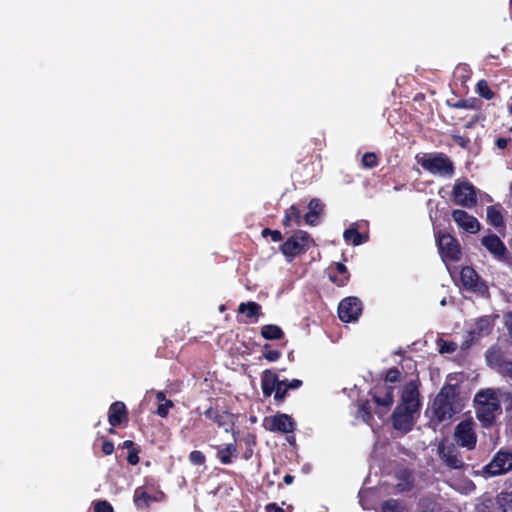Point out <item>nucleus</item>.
<instances>
[{
  "label": "nucleus",
  "instance_id": "1",
  "mask_svg": "<svg viewBox=\"0 0 512 512\" xmlns=\"http://www.w3.org/2000/svg\"><path fill=\"white\" fill-rule=\"evenodd\" d=\"M462 410L457 385L445 384L436 395L432 411L438 422L451 419Z\"/></svg>",
  "mask_w": 512,
  "mask_h": 512
},
{
  "label": "nucleus",
  "instance_id": "2",
  "mask_svg": "<svg viewBox=\"0 0 512 512\" xmlns=\"http://www.w3.org/2000/svg\"><path fill=\"white\" fill-rule=\"evenodd\" d=\"M416 160L425 171L432 175L450 178L455 173L453 161L442 152L417 154Z\"/></svg>",
  "mask_w": 512,
  "mask_h": 512
},
{
  "label": "nucleus",
  "instance_id": "3",
  "mask_svg": "<svg viewBox=\"0 0 512 512\" xmlns=\"http://www.w3.org/2000/svg\"><path fill=\"white\" fill-rule=\"evenodd\" d=\"M476 417L483 427H490L495 422L500 410V401L493 392L481 391L475 396Z\"/></svg>",
  "mask_w": 512,
  "mask_h": 512
},
{
  "label": "nucleus",
  "instance_id": "4",
  "mask_svg": "<svg viewBox=\"0 0 512 512\" xmlns=\"http://www.w3.org/2000/svg\"><path fill=\"white\" fill-rule=\"evenodd\" d=\"M454 204L465 208H473L477 204L475 186L468 180H457L452 191Z\"/></svg>",
  "mask_w": 512,
  "mask_h": 512
},
{
  "label": "nucleus",
  "instance_id": "5",
  "mask_svg": "<svg viewBox=\"0 0 512 512\" xmlns=\"http://www.w3.org/2000/svg\"><path fill=\"white\" fill-rule=\"evenodd\" d=\"M436 243L442 259L449 261H459L461 259V247L458 240L450 233L438 231L436 233Z\"/></svg>",
  "mask_w": 512,
  "mask_h": 512
},
{
  "label": "nucleus",
  "instance_id": "6",
  "mask_svg": "<svg viewBox=\"0 0 512 512\" xmlns=\"http://www.w3.org/2000/svg\"><path fill=\"white\" fill-rule=\"evenodd\" d=\"M203 415L211 421L213 425L222 428L224 432H229L236 426L238 416L228 410L220 408L218 405L208 407Z\"/></svg>",
  "mask_w": 512,
  "mask_h": 512
},
{
  "label": "nucleus",
  "instance_id": "7",
  "mask_svg": "<svg viewBox=\"0 0 512 512\" xmlns=\"http://www.w3.org/2000/svg\"><path fill=\"white\" fill-rule=\"evenodd\" d=\"M512 470V452L506 449H500L483 467V473L489 477L499 476Z\"/></svg>",
  "mask_w": 512,
  "mask_h": 512
},
{
  "label": "nucleus",
  "instance_id": "8",
  "mask_svg": "<svg viewBox=\"0 0 512 512\" xmlns=\"http://www.w3.org/2000/svg\"><path fill=\"white\" fill-rule=\"evenodd\" d=\"M308 241L309 234L300 230L282 243L280 251L284 256L291 260L295 256L306 252Z\"/></svg>",
  "mask_w": 512,
  "mask_h": 512
},
{
  "label": "nucleus",
  "instance_id": "9",
  "mask_svg": "<svg viewBox=\"0 0 512 512\" xmlns=\"http://www.w3.org/2000/svg\"><path fill=\"white\" fill-rule=\"evenodd\" d=\"M488 365L503 378L512 381V360H508L500 349H490L486 352Z\"/></svg>",
  "mask_w": 512,
  "mask_h": 512
},
{
  "label": "nucleus",
  "instance_id": "10",
  "mask_svg": "<svg viewBox=\"0 0 512 512\" xmlns=\"http://www.w3.org/2000/svg\"><path fill=\"white\" fill-rule=\"evenodd\" d=\"M338 317L342 322L350 323L358 320L362 314V302L355 296H349L340 301Z\"/></svg>",
  "mask_w": 512,
  "mask_h": 512
},
{
  "label": "nucleus",
  "instance_id": "11",
  "mask_svg": "<svg viewBox=\"0 0 512 512\" xmlns=\"http://www.w3.org/2000/svg\"><path fill=\"white\" fill-rule=\"evenodd\" d=\"M454 439L459 446L473 450L477 443L473 422L471 420L461 421L455 428Z\"/></svg>",
  "mask_w": 512,
  "mask_h": 512
},
{
  "label": "nucleus",
  "instance_id": "12",
  "mask_svg": "<svg viewBox=\"0 0 512 512\" xmlns=\"http://www.w3.org/2000/svg\"><path fill=\"white\" fill-rule=\"evenodd\" d=\"M263 427L270 432L292 433L295 430L293 418L285 413H277L274 416L265 417Z\"/></svg>",
  "mask_w": 512,
  "mask_h": 512
},
{
  "label": "nucleus",
  "instance_id": "13",
  "mask_svg": "<svg viewBox=\"0 0 512 512\" xmlns=\"http://www.w3.org/2000/svg\"><path fill=\"white\" fill-rule=\"evenodd\" d=\"M493 329V320L490 316H483L475 321L473 329L468 331L465 340L463 341L461 348L467 349L474 342L478 341L481 337L487 336Z\"/></svg>",
  "mask_w": 512,
  "mask_h": 512
},
{
  "label": "nucleus",
  "instance_id": "14",
  "mask_svg": "<svg viewBox=\"0 0 512 512\" xmlns=\"http://www.w3.org/2000/svg\"><path fill=\"white\" fill-rule=\"evenodd\" d=\"M481 244L494 259L509 263V252L504 242L496 234H488L481 239Z\"/></svg>",
  "mask_w": 512,
  "mask_h": 512
},
{
  "label": "nucleus",
  "instance_id": "15",
  "mask_svg": "<svg viewBox=\"0 0 512 512\" xmlns=\"http://www.w3.org/2000/svg\"><path fill=\"white\" fill-rule=\"evenodd\" d=\"M416 411L411 409L397 406L392 413V424L394 429L403 433H408L413 429L414 421L413 414Z\"/></svg>",
  "mask_w": 512,
  "mask_h": 512
},
{
  "label": "nucleus",
  "instance_id": "16",
  "mask_svg": "<svg viewBox=\"0 0 512 512\" xmlns=\"http://www.w3.org/2000/svg\"><path fill=\"white\" fill-rule=\"evenodd\" d=\"M393 390L392 386L377 385L369 391V394L372 396L374 403L383 408L384 412H387L394 402Z\"/></svg>",
  "mask_w": 512,
  "mask_h": 512
},
{
  "label": "nucleus",
  "instance_id": "17",
  "mask_svg": "<svg viewBox=\"0 0 512 512\" xmlns=\"http://www.w3.org/2000/svg\"><path fill=\"white\" fill-rule=\"evenodd\" d=\"M438 453L442 461L450 469H462L465 465L458 449L453 444H440Z\"/></svg>",
  "mask_w": 512,
  "mask_h": 512
},
{
  "label": "nucleus",
  "instance_id": "18",
  "mask_svg": "<svg viewBox=\"0 0 512 512\" xmlns=\"http://www.w3.org/2000/svg\"><path fill=\"white\" fill-rule=\"evenodd\" d=\"M398 406L418 412L420 408V399L418 386L415 382L411 381L404 386L401 395V404Z\"/></svg>",
  "mask_w": 512,
  "mask_h": 512
},
{
  "label": "nucleus",
  "instance_id": "19",
  "mask_svg": "<svg viewBox=\"0 0 512 512\" xmlns=\"http://www.w3.org/2000/svg\"><path fill=\"white\" fill-rule=\"evenodd\" d=\"M452 218L460 228L468 233L475 234L480 230V223L477 218L470 215L465 210H453Z\"/></svg>",
  "mask_w": 512,
  "mask_h": 512
},
{
  "label": "nucleus",
  "instance_id": "20",
  "mask_svg": "<svg viewBox=\"0 0 512 512\" xmlns=\"http://www.w3.org/2000/svg\"><path fill=\"white\" fill-rule=\"evenodd\" d=\"M460 279L466 289L474 292H481L483 289H487L486 285L481 281L480 276L472 267H463L460 272Z\"/></svg>",
  "mask_w": 512,
  "mask_h": 512
},
{
  "label": "nucleus",
  "instance_id": "21",
  "mask_svg": "<svg viewBox=\"0 0 512 512\" xmlns=\"http://www.w3.org/2000/svg\"><path fill=\"white\" fill-rule=\"evenodd\" d=\"M128 410L125 403L121 401L113 402L108 410V422L112 427H117L128 422Z\"/></svg>",
  "mask_w": 512,
  "mask_h": 512
},
{
  "label": "nucleus",
  "instance_id": "22",
  "mask_svg": "<svg viewBox=\"0 0 512 512\" xmlns=\"http://www.w3.org/2000/svg\"><path fill=\"white\" fill-rule=\"evenodd\" d=\"M283 384L278 375L273 371L267 369L261 375V388L265 397H270L278 385Z\"/></svg>",
  "mask_w": 512,
  "mask_h": 512
},
{
  "label": "nucleus",
  "instance_id": "23",
  "mask_svg": "<svg viewBox=\"0 0 512 512\" xmlns=\"http://www.w3.org/2000/svg\"><path fill=\"white\" fill-rule=\"evenodd\" d=\"M329 279L338 287H343L349 282L350 273L343 263L337 262L334 267L330 268Z\"/></svg>",
  "mask_w": 512,
  "mask_h": 512
},
{
  "label": "nucleus",
  "instance_id": "24",
  "mask_svg": "<svg viewBox=\"0 0 512 512\" xmlns=\"http://www.w3.org/2000/svg\"><path fill=\"white\" fill-rule=\"evenodd\" d=\"M216 457L223 465H229L233 462L232 457L237 455L238 448L235 442L227 443L225 446L214 445Z\"/></svg>",
  "mask_w": 512,
  "mask_h": 512
},
{
  "label": "nucleus",
  "instance_id": "25",
  "mask_svg": "<svg viewBox=\"0 0 512 512\" xmlns=\"http://www.w3.org/2000/svg\"><path fill=\"white\" fill-rule=\"evenodd\" d=\"M133 501L138 509L144 510L150 507L151 502L159 501V498L149 494L144 487H137L134 491Z\"/></svg>",
  "mask_w": 512,
  "mask_h": 512
},
{
  "label": "nucleus",
  "instance_id": "26",
  "mask_svg": "<svg viewBox=\"0 0 512 512\" xmlns=\"http://www.w3.org/2000/svg\"><path fill=\"white\" fill-rule=\"evenodd\" d=\"M344 240L347 243H351L354 246H359L368 241V234H362L358 231V227L356 224H352L348 229H346L343 233Z\"/></svg>",
  "mask_w": 512,
  "mask_h": 512
},
{
  "label": "nucleus",
  "instance_id": "27",
  "mask_svg": "<svg viewBox=\"0 0 512 512\" xmlns=\"http://www.w3.org/2000/svg\"><path fill=\"white\" fill-rule=\"evenodd\" d=\"M238 313L246 314L247 319L257 321L262 315L261 305L254 301L242 302L238 306Z\"/></svg>",
  "mask_w": 512,
  "mask_h": 512
},
{
  "label": "nucleus",
  "instance_id": "28",
  "mask_svg": "<svg viewBox=\"0 0 512 512\" xmlns=\"http://www.w3.org/2000/svg\"><path fill=\"white\" fill-rule=\"evenodd\" d=\"M260 334L266 340H279L284 338L283 330L275 324H266L262 326Z\"/></svg>",
  "mask_w": 512,
  "mask_h": 512
},
{
  "label": "nucleus",
  "instance_id": "29",
  "mask_svg": "<svg viewBox=\"0 0 512 512\" xmlns=\"http://www.w3.org/2000/svg\"><path fill=\"white\" fill-rule=\"evenodd\" d=\"M487 220L495 228L504 227L505 222L501 210L494 205L487 208Z\"/></svg>",
  "mask_w": 512,
  "mask_h": 512
},
{
  "label": "nucleus",
  "instance_id": "30",
  "mask_svg": "<svg viewBox=\"0 0 512 512\" xmlns=\"http://www.w3.org/2000/svg\"><path fill=\"white\" fill-rule=\"evenodd\" d=\"M499 512H512V492L501 493L497 498Z\"/></svg>",
  "mask_w": 512,
  "mask_h": 512
},
{
  "label": "nucleus",
  "instance_id": "31",
  "mask_svg": "<svg viewBox=\"0 0 512 512\" xmlns=\"http://www.w3.org/2000/svg\"><path fill=\"white\" fill-rule=\"evenodd\" d=\"M382 512H406V508L397 499H388L381 504Z\"/></svg>",
  "mask_w": 512,
  "mask_h": 512
},
{
  "label": "nucleus",
  "instance_id": "32",
  "mask_svg": "<svg viewBox=\"0 0 512 512\" xmlns=\"http://www.w3.org/2000/svg\"><path fill=\"white\" fill-rule=\"evenodd\" d=\"M358 417L369 424L373 420L372 408L369 400L364 401L358 409Z\"/></svg>",
  "mask_w": 512,
  "mask_h": 512
},
{
  "label": "nucleus",
  "instance_id": "33",
  "mask_svg": "<svg viewBox=\"0 0 512 512\" xmlns=\"http://www.w3.org/2000/svg\"><path fill=\"white\" fill-rule=\"evenodd\" d=\"M476 92L478 95L486 100H490L495 96V93L490 89L486 80H480L476 85Z\"/></svg>",
  "mask_w": 512,
  "mask_h": 512
},
{
  "label": "nucleus",
  "instance_id": "34",
  "mask_svg": "<svg viewBox=\"0 0 512 512\" xmlns=\"http://www.w3.org/2000/svg\"><path fill=\"white\" fill-rule=\"evenodd\" d=\"M480 104V100L476 98H470L458 100L456 103L452 104V106L458 109H478Z\"/></svg>",
  "mask_w": 512,
  "mask_h": 512
},
{
  "label": "nucleus",
  "instance_id": "35",
  "mask_svg": "<svg viewBox=\"0 0 512 512\" xmlns=\"http://www.w3.org/2000/svg\"><path fill=\"white\" fill-rule=\"evenodd\" d=\"M282 353L280 350L271 349L270 344H265L263 346V357L269 362H276L280 359Z\"/></svg>",
  "mask_w": 512,
  "mask_h": 512
},
{
  "label": "nucleus",
  "instance_id": "36",
  "mask_svg": "<svg viewBox=\"0 0 512 512\" xmlns=\"http://www.w3.org/2000/svg\"><path fill=\"white\" fill-rule=\"evenodd\" d=\"M282 381H283V384L278 385L277 388L275 389V391L273 392L274 400L277 405H280L285 401L287 394H288V390H289V388L286 387V382L284 380H282Z\"/></svg>",
  "mask_w": 512,
  "mask_h": 512
},
{
  "label": "nucleus",
  "instance_id": "37",
  "mask_svg": "<svg viewBox=\"0 0 512 512\" xmlns=\"http://www.w3.org/2000/svg\"><path fill=\"white\" fill-rule=\"evenodd\" d=\"M361 163L363 167L371 169L378 165L379 159L375 153L366 152L362 156Z\"/></svg>",
  "mask_w": 512,
  "mask_h": 512
},
{
  "label": "nucleus",
  "instance_id": "38",
  "mask_svg": "<svg viewBox=\"0 0 512 512\" xmlns=\"http://www.w3.org/2000/svg\"><path fill=\"white\" fill-rule=\"evenodd\" d=\"M189 461L193 464V465H198V466H201V465H204L205 462H206V457L204 455V453L202 451H199V450H193L190 452L189 454Z\"/></svg>",
  "mask_w": 512,
  "mask_h": 512
},
{
  "label": "nucleus",
  "instance_id": "39",
  "mask_svg": "<svg viewBox=\"0 0 512 512\" xmlns=\"http://www.w3.org/2000/svg\"><path fill=\"white\" fill-rule=\"evenodd\" d=\"M401 380V372L397 367L389 368L385 373V381L389 383H397Z\"/></svg>",
  "mask_w": 512,
  "mask_h": 512
},
{
  "label": "nucleus",
  "instance_id": "40",
  "mask_svg": "<svg viewBox=\"0 0 512 512\" xmlns=\"http://www.w3.org/2000/svg\"><path fill=\"white\" fill-rule=\"evenodd\" d=\"M308 208L315 216H320L324 211V205L318 198H312L308 204Z\"/></svg>",
  "mask_w": 512,
  "mask_h": 512
},
{
  "label": "nucleus",
  "instance_id": "41",
  "mask_svg": "<svg viewBox=\"0 0 512 512\" xmlns=\"http://www.w3.org/2000/svg\"><path fill=\"white\" fill-rule=\"evenodd\" d=\"M94 512H114L113 506L106 500H99L94 503Z\"/></svg>",
  "mask_w": 512,
  "mask_h": 512
},
{
  "label": "nucleus",
  "instance_id": "42",
  "mask_svg": "<svg viewBox=\"0 0 512 512\" xmlns=\"http://www.w3.org/2000/svg\"><path fill=\"white\" fill-rule=\"evenodd\" d=\"M261 235L264 238L270 236L273 242H280L283 239L282 233L279 230H272L270 228H264Z\"/></svg>",
  "mask_w": 512,
  "mask_h": 512
},
{
  "label": "nucleus",
  "instance_id": "43",
  "mask_svg": "<svg viewBox=\"0 0 512 512\" xmlns=\"http://www.w3.org/2000/svg\"><path fill=\"white\" fill-rule=\"evenodd\" d=\"M173 406L174 404L171 400H166L164 403L158 405L156 413L161 418H165L169 413V409Z\"/></svg>",
  "mask_w": 512,
  "mask_h": 512
},
{
  "label": "nucleus",
  "instance_id": "44",
  "mask_svg": "<svg viewBox=\"0 0 512 512\" xmlns=\"http://www.w3.org/2000/svg\"><path fill=\"white\" fill-rule=\"evenodd\" d=\"M286 212L289 216H291L293 222H295L296 225H301L302 215L300 210L295 205H291Z\"/></svg>",
  "mask_w": 512,
  "mask_h": 512
},
{
  "label": "nucleus",
  "instance_id": "45",
  "mask_svg": "<svg viewBox=\"0 0 512 512\" xmlns=\"http://www.w3.org/2000/svg\"><path fill=\"white\" fill-rule=\"evenodd\" d=\"M501 399L504 404L506 412L512 413V391H506L502 393Z\"/></svg>",
  "mask_w": 512,
  "mask_h": 512
},
{
  "label": "nucleus",
  "instance_id": "46",
  "mask_svg": "<svg viewBox=\"0 0 512 512\" xmlns=\"http://www.w3.org/2000/svg\"><path fill=\"white\" fill-rule=\"evenodd\" d=\"M457 350L456 343L452 341H444L439 348L440 353H453Z\"/></svg>",
  "mask_w": 512,
  "mask_h": 512
},
{
  "label": "nucleus",
  "instance_id": "47",
  "mask_svg": "<svg viewBox=\"0 0 512 512\" xmlns=\"http://www.w3.org/2000/svg\"><path fill=\"white\" fill-rule=\"evenodd\" d=\"M503 319H504V326L507 330V334L512 341V311L505 313L503 316Z\"/></svg>",
  "mask_w": 512,
  "mask_h": 512
},
{
  "label": "nucleus",
  "instance_id": "48",
  "mask_svg": "<svg viewBox=\"0 0 512 512\" xmlns=\"http://www.w3.org/2000/svg\"><path fill=\"white\" fill-rule=\"evenodd\" d=\"M139 449L137 447L130 450L127 456V462L131 465H137L139 463Z\"/></svg>",
  "mask_w": 512,
  "mask_h": 512
},
{
  "label": "nucleus",
  "instance_id": "49",
  "mask_svg": "<svg viewBox=\"0 0 512 512\" xmlns=\"http://www.w3.org/2000/svg\"><path fill=\"white\" fill-rule=\"evenodd\" d=\"M102 452L105 455H111L114 452V443L103 437Z\"/></svg>",
  "mask_w": 512,
  "mask_h": 512
},
{
  "label": "nucleus",
  "instance_id": "50",
  "mask_svg": "<svg viewBox=\"0 0 512 512\" xmlns=\"http://www.w3.org/2000/svg\"><path fill=\"white\" fill-rule=\"evenodd\" d=\"M509 144H512V138H510V137H508V138L499 137L495 140V145L500 150L506 149L509 146Z\"/></svg>",
  "mask_w": 512,
  "mask_h": 512
},
{
  "label": "nucleus",
  "instance_id": "51",
  "mask_svg": "<svg viewBox=\"0 0 512 512\" xmlns=\"http://www.w3.org/2000/svg\"><path fill=\"white\" fill-rule=\"evenodd\" d=\"M286 382V387L290 389H298L302 386L303 382L299 379H293V380H284Z\"/></svg>",
  "mask_w": 512,
  "mask_h": 512
},
{
  "label": "nucleus",
  "instance_id": "52",
  "mask_svg": "<svg viewBox=\"0 0 512 512\" xmlns=\"http://www.w3.org/2000/svg\"><path fill=\"white\" fill-rule=\"evenodd\" d=\"M319 216H315L310 210L305 214L304 220L309 225H315Z\"/></svg>",
  "mask_w": 512,
  "mask_h": 512
},
{
  "label": "nucleus",
  "instance_id": "53",
  "mask_svg": "<svg viewBox=\"0 0 512 512\" xmlns=\"http://www.w3.org/2000/svg\"><path fill=\"white\" fill-rule=\"evenodd\" d=\"M453 140L459 145L461 146L462 148H466L468 143H469V139L468 138H465L463 136H460V135H453Z\"/></svg>",
  "mask_w": 512,
  "mask_h": 512
},
{
  "label": "nucleus",
  "instance_id": "54",
  "mask_svg": "<svg viewBox=\"0 0 512 512\" xmlns=\"http://www.w3.org/2000/svg\"><path fill=\"white\" fill-rule=\"evenodd\" d=\"M244 440H245L246 445H247L249 448H251V446H252V445H255V444H256V442H257L256 435L251 434V433L247 434Z\"/></svg>",
  "mask_w": 512,
  "mask_h": 512
},
{
  "label": "nucleus",
  "instance_id": "55",
  "mask_svg": "<svg viewBox=\"0 0 512 512\" xmlns=\"http://www.w3.org/2000/svg\"><path fill=\"white\" fill-rule=\"evenodd\" d=\"M266 511L267 512H284V510L280 506H278L276 503H269L266 506Z\"/></svg>",
  "mask_w": 512,
  "mask_h": 512
},
{
  "label": "nucleus",
  "instance_id": "56",
  "mask_svg": "<svg viewBox=\"0 0 512 512\" xmlns=\"http://www.w3.org/2000/svg\"><path fill=\"white\" fill-rule=\"evenodd\" d=\"M292 221L293 220H292L291 216H289L288 213L285 212L284 218L282 220V225L284 227H289Z\"/></svg>",
  "mask_w": 512,
  "mask_h": 512
},
{
  "label": "nucleus",
  "instance_id": "57",
  "mask_svg": "<svg viewBox=\"0 0 512 512\" xmlns=\"http://www.w3.org/2000/svg\"><path fill=\"white\" fill-rule=\"evenodd\" d=\"M122 447H123V448H127V449H129V451H130V450H133V448H135L136 446H135V443H134L133 441H131V440H126V441H124V442L122 443Z\"/></svg>",
  "mask_w": 512,
  "mask_h": 512
},
{
  "label": "nucleus",
  "instance_id": "58",
  "mask_svg": "<svg viewBox=\"0 0 512 512\" xmlns=\"http://www.w3.org/2000/svg\"><path fill=\"white\" fill-rule=\"evenodd\" d=\"M294 481V476L291 475V474H286L284 477H283V482L286 484V485H290L292 484Z\"/></svg>",
  "mask_w": 512,
  "mask_h": 512
},
{
  "label": "nucleus",
  "instance_id": "59",
  "mask_svg": "<svg viewBox=\"0 0 512 512\" xmlns=\"http://www.w3.org/2000/svg\"><path fill=\"white\" fill-rule=\"evenodd\" d=\"M156 399H157L158 401H160V402H162V401H164V402H165L166 400H168V399L166 398L165 393H164V392H162V391H159V392L156 394Z\"/></svg>",
  "mask_w": 512,
  "mask_h": 512
},
{
  "label": "nucleus",
  "instance_id": "60",
  "mask_svg": "<svg viewBox=\"0 0 512 512\" xmlns=\"http://www.w3.org/2000/svg\"><path fill=\"white\" fill-rule=\"evenodd\" d=\"M252 454H253V449L248 447V448H247V450L244 452L243 457H244L246 460H248V459H250V458H251Z\"/></svg>",
  "mask_w": 512,
  "mask_h": 512
},
{
  "label": "nucleus",
  "instance_id": "61",
  "mask_svg": "<svg viewBox=\"0 0 512 512\" xmlns=\"http://www.w3.org/2000/svg\"><path fill=\"white\" fill-rule=\"evenodd\" d=\"M228 433L232 434V436L234 438V442L236 443L237 437L239 436V430H235V427H233L232 430L229 431Z\"/></svg>",
  "mask_w": 512,
  "mask_h": 512
},
{
  "label": "nucleus",
  "instance_id": "62",
  "mask_svg": "<svg viewBox=\"0 0 512 512\" xmlns=\"http://www.w3.org/2000/svg\"><path fill=\"white\" fill-rule=\"evenodd\" d=\"M421 512H437L434 508H425Z\"/></svg>",
  "mask_w": 512,
  "mask_h": 512
},
{
  "label": "nucleus",
  "instance_id": "63",
  "mask_svg": "<svg viewBox=\"0 0 512 512\" xmlns=\"http://www.w3.org/2000/svg\"><path fill=\"white\" fill-rule=\"evenodd\" d=\"M108 432H109L110 434H114V433L116 432V431H115V427H112V426H111V427L109 428Z\"/></svg>",
  "mask_w": 512,
  "mask_h": 512
},
{
  "label": "nucleus",
  "instance_id": "64",
  "mask_svg": "<svg viewBox=\"0 0 512 512\" xmlns=\"http://www.w3.org/2000/svg\"><path fill=\"white\" fill-rule=\"evenodd\" d=\"M509 112L512 115V104L509 106Z\"/></svg>",
  "mask_w": 512,
  "mask_h": 512
}]
</instances>
